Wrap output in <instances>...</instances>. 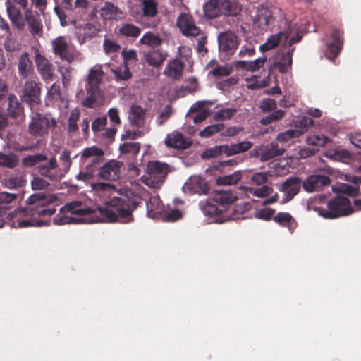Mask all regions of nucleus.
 I'll return each mask as SVG.
<instances>
[{
	"label": "nucleus",
	"mask_w": 361,
	"mask_h": 361,
	"mask_svg": "<svg viewBox=\"0 0 361 361\" xmlns=\"http://www.w3.org/2000/svg\"><path fill=\"white\" fill-rule=\"evenodd\" d=\"M224 128L222 123L212 124L206 127L204 130L200 132V135L202 137H209L211 135L221 131Z\"/></svg>",
	"instance_id": "052dcab7"
},
{
	"label": "nucleus",
	"mask_w": 361,
	"mask_h": 361,
	"mask_svg": "<svg viewBox=\"0 0 361 361\" xmlns=\"http://www.w3.org/2000/svg\"><path fill=\"white\" fill-rule=\"evenodd\" d=\"M47 156L44 154H35L32 155H28L22 159V164L25 167L36 166L37 170H39V166L41 162L46 161Z\"/></svg>",
	"instance_id": "58836bf2"
},
{
	"label": "nucleus",
	"mask_w": 361,
	"mask_h": 361,
	"mask_svg": "<svg viewBox=\"0 0 361 361\" xmlns=\"http://www.w3.org/2000/svg\"><path fill=\"white\" fill-rule=\"evenodd\" d=\"M88 7V0H75L73 5L71 4V7L65 8L72 11L80 16H82L86 13Z\"/></svg>",
	"instance_id": "3c124183"
},
{
	"label": "nucleus",
	"mask_w": 361,
	"mask_h": 361,
	"mask_svg": "<svg viewBox=\"0 0 361 361\" xmlns=\"http://www.w3.org/2000/svg\"><path fill=\"white\" fill-rule=\"evenodd\" d=\"M252 147V143L247 140H244L238 143L227 145V157L233 156L248 151Z\"/></svg>",
	"instance_id": "f704fd0d"
},
{
	"label": "nucleus",
	"mask_w": 361,
	"mask_h": 361,
	"mask_svg": "<svg viewBox=\"0 0 361 361\" xmlns=\"http://www.w3.org/2000/svg\"><path fill=\"white\" fill-rule=\"evenodd\" d=\"M272 174L269 171L266 172H257L252 174L251 176V182L252 184L257 186H263L266 185L269 180V178L271 177Z\"/></svg>",
	"instance_id": "5fc2aeb1"
},
{
	"label": "nucleus",
	"mask_w": 361,
	"mask_h": 361,
	"mask_svg": "<svg viewBox=\"0 0 361 361\" xmlns=\"http://www.w3.org/2000/svg\"><path fill=\"white\" fill-rule=\"evenodd\" d=\"M343 46L342 34L335 30L331 35V42L326 44V57L333 61L340 53Z\"/></svg>",
	"instance_id": "6ab92c4d"
},
{
	"label": "nucleus",
	"mask_w": 361,
	"mask_h": 361,
	"mask_svg": "<svg viewBox=\"0 0 361 361\" xmlns=\"http://www.w3.org/2000/svg\"><path fill=\"white\" fill-rule=\"evenodd\" d=\"M221 0H209L204 4V15L209 19L221 16Z\"/></svg>",
	"instance_id": "c85d7f7f"
},
{
	"label": "nucleus",
	"mask_w": 361,
	"mask_h": 361,
	"mask_svg": "<svg viewBox=\"0 0 361 361\" xmlns=\"http://www.w3.org/2000/svg\"><path fill=\"white\" fill-rule=\"evenodd\" d=\"M262 154L260 157L262 161H268L275 157L283 154L284 150L282 148L279 147L278 145L274 142H271L267 145H262Z\"/></svg>",
	"instance_id": "2f4dec72"
},
{
	"label": "nucleus",
	"mask_w": 361,
	"mask_h": 361,
	"mask_svg": "<svg viewBox=\"0 0 361 361\" xmlns=\"http://www.w3.org/2000/svg\"><path fill=\"white\" fill-rule=\"evenodd\" d=\"M104 76L101 64H96L90 69L86 85L87 97L82 102L85 106L94 107L101 102L102 94L100 85Z\"/></svg>",
	"instance_id": "39448f33"
},
{
	"label": "nucleus",
	"mask_w": 361,
	"mask_h": 361,
	"mask_svg": "<svg viewBox=\"0 0 361 361\" xmlns=\"http://www.w3.org/2000/svg\"><path fill=\"white\" fill-rule=\"evenodd\" d=\"M120 152L128 157H134L140 152V147L138 142H126L119 147Z\"/></svg>",
	"instance_id": "ea45409f"
},
{
	"label": "nucleus",
	"mask_w": 361,
	"mask_h": 361,
	"mask_svg": "<svg viewBox=\"0 0 361 361\" xmlns=\"http://www.w3.org/2000/svg\"><path fill=\"white\" fill-rule=\"evenodd\" d=\"M221 16L238 17L242 11L239 0H221Z\"/></svg>",
	"instance_id": "393cba45"
},
{
	"label": "nucleus",
	"mask_w": 361,
	"mask_h": 361,
	"mask_svg": "<svg viewBox=\"0 0 361 361\" xmlns=\"http://www.w3.org/2000/svg\"><path fill=\"white\" fill-rule=\"evenodd\" d=\"M328 141L329 139L323 135H312L307 138L308 145L317 147H322Z\"/></svg>",
	"instance_id": "0e129e2a"
},
{
	"label": "nucleus",
	"mask_w": 361,
	"mask_h": 361,
	"mask_svg": "<svg viewBox=\"0 0 361 361\" xmlns=\"http://www.w3.org/2000/svg\"><path fill=\"white\" fill-rule=\"evenodd\" d=\"M237 109L234 107L221 108L214 113L213 118L217 121H222L231 119L236 113Z\"/></svg>",
	"instance_id": "de8ad7c7"
},
{
	"label": "nucleus",
	"mask_w": 361,
	"mask_h": 361,
	"mask_svg": "<svg viewBox=\"0 0 361 361\" xmlns=\"http://www.w3.org/2000/svg\"><path fill=\"white\" fill-rule=\"evenodd\" d=\"M18 163V158L13 154H5L0 152V166L13 168Z\"/></svg>",
	"instance_id": "6e6d98bb"
},
{
	"label": "nucleus",
	"mask_w": 361,
	"mask_h": 361,
	"mask_svg": "<svg viewBox=\"0 0 361 361\" xmlns=\"http://www.w3.org/2000/svg\"><path fill=\"white\" fill-rule=\"evenodd\" d=\"M142 16L146 18H153L157 13V2L155 0H142Z\"/></svg>",
	"instance_id": "79ce46f5"
},
{
	"label": "nucleus",
	"mask_w": 361,
	"mask_h": 361,
	"mask_svg": "<svg viewBox=\"0 0 361 361\" xmlns=\"http://www.w3.org/2000/svg\"><path fill=\"white\" fill-rule=\"evenodd\" d=\"M164 142L168 147H173L179 149H186L191 145L190 140L186 139L182 133L178 131H173V133L168 134Z\"/></svg>",
	"instance_id": "412c9836"
},
{
	"label": "nucleus",
	"mask_w": 361,
	"mask_h": 361,
	"mask_svg": "<svg viewBox=\"0 0 361 361\" xmlns=\"http://www.w3.org/2000/svg\"><path fill=\"white\" fill-rule=\"evenodd\" d=\"M302 36L303 31L300 29V26L294 27L291 30V33H289L286 43H285L284 39H283L282 41H279V44L281 43L283 47L281 58L276 63V66L281 73H286L290 68L292 65V56L295 50V48L292 47V44L300 42Z\"/></svg>",
	"instance_id": "423d86ee"
},
{
	"label": "nucleus",
	"mask_w": 361,
	"mask_h": 361,
	"mask_svg": "<svg viewBox=\"0 0 361 361\" xmlns=\"http://www.w3.org/2000/svg\"><path fill=\"white\" fill-rule=\"evenodd\" d=\"M274 220L279 223L280 225L288 227L291 231L293 228L295 226V220L292 218L290 214L286 212H279L274 217Z\"/></svg>",
	"instance_id": "49530a36"
},
{
	"label": "nucleus",
	"mask_w": 361,
	"mask_h": 361,
	"mask_svg": "<svg viewBox=\"0 0 361 361\" xmlns=\"http://www.w3.org/2000/svg\"><path fill=\"white\" fill-rule=\"evenodd\" d=\"M214 104L212 101L204 100L195 102L188 111L189 113H195L197 114L192 118L194 123H198L204 121L211 114L209 107Z\"/></svg>",
	"instance_id": "a211bd4d"
},
{
	"label": "nucleus",
	"mask_w": 361,
	"mask_h": 361,
	"mask_svg": "<svg viewBox=\"0 0 361 361\" xmlns=\"http://www.w3.org/2000/svg\"><path fill=\"white\" fill-rule=\"evenodd\" d=\"M200 207L203 214L209 217L215 216L224 211V207L213 202L212 197L209 200L201 201Z\"/></svg>",
	"instance_id": "cd10ccee"
},
{
	"label": "nucleus",
	"mask_w": 361,
	"mask_h": 361,
	"mask_svg": "<svg viewBox=\"0 0 361 361\" xmlns=\"http://www.w3.org/2000/svg\"><path fill=\"white\" fill-rule=\"evenodd\" d=\"M164 179V175L157 176L148 172H147L145 175H143L140 178L142 183L148 187L154 189L159 188L163 184Z\"/></svg>",
	"instance_id": "c9c22d12"
},
{
	"label": "nucleus",
	"mask_w": 361,
	"mask_h": 361,
	"mask_svg": "<svg viewBox=\"0 0 361 361\" xmlns=\"http://www.w3.org/2000/svg\"><path fill=\"white\" fill-rule=\"evenodd\" d=\"M80 118V111L78 109L71 111L68 118V128L70 133H75L78 130L77 122Z\"/></svg>",
	"instance_id": "680f3d73"
},
{
	"label": "nucleus",
	"mask_w": 361,
	"mask_h": 361,
	"mask_svg": "<svg viewBox=\"0 0 361 361\" xmlns=\"http://www.w3.org/2000/svg\"><path fill=\"white\" fill-rule=\"evenodd\" d=\"M71 164V152L67 149L62 150L59 154V161H57L58 171H59L62 178L68 172Z\"/></svg>",
	"instance_id": "7c9ffc66"
},
{
	"label": "nucleus",
	"mask_w": 361,
	"mask_h": 361,
	"mask_svg": "<svg viewBox=\"0 0 361 361\" xmlns=\"http://www.w3.org/2000/svg\"><path fill=\"white\" fill-rule=\"evenodd\" d=\"M146 207L147 214L152 219H159L164 210L158 196L151 197L146 202Z\"/></svg>",
	"instance_id": "a878e982"
},
{
	"label": "nucleus",
	"mask_w": 361,
	"mask_h": 361,
	"mask_svg": "<svg viewBox=\"0 0 361 361\" xmlns=\"http://www.w3.org/2000/svg\"><path fill=\"white\" fill-rule=\"evenodd\" d=\"M222 154L227 156V145H216L207 149L202 154V157L205 159L217 157Z\"/></svg>",
	"instance_id": "c03bdc74"
},
{
	"label": "nucleus",
	"mask_w": 361,
	"mask_h": 361,
	"mask_svg": "<svg viewBox=\"0 0 361 361\" xmlns=\"http://www.w3.org/2000/svg\"><path fill=\"white\" fill-rule=\"evenodd\" d=\"M56 200L55 195L34 194L26 200L30 206L25 209H17L6 216V224L15 228H24L27 227H40L47 225V222L39 219L41 216L54 214L56 209L54 208L41 209L46 204Z\"/></svg>",
	"instance_id": "7ed1b4c3"
},
{
	"label": "nucleus",
	"mask_w": 361,
	"mask_h": 361,
	"mask_svg": "<svg viewBox=\"0 0 361 361\" xmlns=\"http://www.w3.org/2000/svg\"><path fill=\"white\" fill-rule=\"evenodd\" d=\"M217 39L219 51L225 55L233 54L239 45L238 36L231 30L220 32Z\"/></svg>",
	"instance_id": "9d476101"
},
{
	"label": "nucleus",
	"mask_w": 361,
	"mask_h": 361,
	"mask_svg": "<svg viewBox=\"0 0 361 361\" xmlns=\"http://www.w3.org/2000/svg\"><path fill=\"white\" fill-rule=\"evenodd\" d=\"M56 125V120L50 115L42 116L37 113L32 116L31 122L29 124V132L34 136H43L47 135L49 130L54 128Z\"/></svg>",
	"instance_id": "6e6552de"
},
{
	"label": "nucleus",
	"mask_w": 361,
	"mask_h": 361,
	"mask_svg": "<svg viewBox=\"0 0 361 361\" xmlns=\"http://www.w3.org/2000/svg\"><path fill=\"white\" fill-rule=\"evenodd\" d=\"M314 122L312 118L308 117H302L295 121V131H302V135L307 130L313 125Z\"/></svg>",
	"instance_id": "13d9d810"
},
{
	"label": "nucleus",
	"mask_w": 361,
	"mask_h": 361,
	"mask_svg": "<svg viewBox=\"0 0 361 361\" xmlns=\"http://www.w3.org/2000/svg\"><path fill=\"white\" fill-rule=\"evenodd\" d=\"M17 68L18 75L22 78L28 79L34 73L33 63L27 52H23L20 56Z\"/></svg>",
	"instance_id": "4be33fe9"
},
{
	"label": "nucleus",
	"mask_w": 361,
	"mask_h": 361,
	"mask_svg": "<svg viewBox=\"0 0 361 361\" xmlns=\"http://www.w3.org/2000/svg\"><path fill=\"white\" fill-rule=\"evenodd\" d=\"M92 191L105 197L102 207H90L80 201H73L61 207L54 218L56 225L98 222L130 223L133 221V212L142 202V197L132 190L116 191L109 183L91 184Z\"/></svg>",
	"instance_id": "f257e3e1"
},
{
	"label": "nucleus",
	"mask_w": 361,
	"mask_h": 361,
	"mask_svg": "<svg viewBox=\"0 0 361 361\" xmlns=\"http://www.w3.org/2000/svg\"><path fill=\"white\" fill-rule=\"evenodd\" d=\"M330 183L329 178L321 174H313L307 177L302 182L303 189L307 192L319 191Z\"/></svg>",
	"instance_id": "2eb2a0df"
},
{
	"label": "nucleus",
	"mask_w": 361,
	"mask_h": 361,
	"mask_svg": "<svg viewBox=\"0 0 361 361\" xmlns=\"http://www.w3.org/2000/svg\"><path fill=\"white\" fill-rule=\"evenodd\" d=\"M212 198L215 203L224 206V210L226 205L233 203L236 200L235 196L231 191L221 190H214L212 194Z\"/></svg>",
	"instance_id": "bb28decb"
},
{
	"label": "nucleus",
	"mask_w": 361,
	"mask_h": 361,
	"mask_svg": "<svg viewBox=\"0 0 361 361\" xmlns=\"http://www.w3.org/2000/svg\"><path fill=\"white\" fill-rule=\"evenodd\" d=\"M104 154V151L101 148L97 146H92L82 151L81 158L84 160L91 159L90 164L94 165L103 157Z\"/></svg>",
	"instance_id": "473e14b6"
},
{
	"label": "nucleus",
	"mask_w": 361,
	"mask_h": 361,
	"mask_svg": "<svg viewBox=\"0 0 361 361\" xmlns=\"http://www.w3.org/2000/svg\"><path fill=\"white\" fill-rule=\"evenodd\" d=\"M116 80H127L131 77V73L127 64H123L116 68L111 69Z\"/></svg>",
	"instance_id": "864d4df0"
},
{
	"label": "nucleus",
	"mask_w": 361,
	"mask_h": 361,
	"mask_svg": "<svg viewBox=\"0 0 361 361\" xmlns=\"http://www.w3.org/2000/svg\"><path fill=\"white\" fill-rule=\"evenodd\" d=\"M38 173L51 180L58 181L62 179L61 173L58 171L57 160L54 157L49 159L47 157L46 161H42L39 166Z\"/></svg>",
	"instance_id": "4468645a"
},
{
	"label": "nucleus",
	"mask_w": 361,
	"mask_h": 361,
	"mask_svg": "<svg viewBox=\"0 0 361 361\" xmlns=\"http://www.w3.org/2000/svg\"><path fill=\"white\" fill-rule=\"evenodd\" d=\"M246 192L253 195L257 197H265L271 195L273 192L272 188L268 185H263L259 188L253 187H243Z\"/></svg>",
	"instance_id": "8fccbe9b"
},
{
	"label": "nucleus",
	"mask_w": 361,
	"mask_h": 361,
	"mask_svg": "<svg viewBox=\"0 0 361 361\" xmlns=\"http://www.w3.org/2000/svg\"><path fill=\"white\" fill-rule=\"evenodd\" d=\"M183 216L182 212L179 209L166 210L164 209L159 219L165 221H175Z\"/></svg>",
	"instance_id": "4d7b16f0"
},
{
	"label": "nucleus",
	"mask_w": 361,
	"mask_h": 361,
	"mask_svg": "<svg viewBox=\"0 0 361 361\" xmlns=\"http://www.w3.org/2000/svg\"><path fill=\"white\" fill-rule=\"evenodd\" d=\"M121 162L112 159L100 167L98 176L101 179L116 180L121 176Z\"/></svg>",
	"instance_id": "ddd939ff"
},
{
	"label": "nucleus",
	"mask_w": 361,
	"mask_h": 361,
	"mask_svg": "<svg viewBox=\"0 0 361 361\" xmlns=\"http://www.w3.org/2000/svg\"><path fill=\"white\" fill-rule=\"evenodd\" d=\"M167 53L161 50H153L144 54L146 63L153 67H160L166 59Z\"/></svg>",
	"instance_id": "c756f323"
},
{
	"label": "nucleus",
	"mask_w": 361,
	"mask_h": 361,
	"mask_svg": "<svg viewBox=\"0 0 361 361\" xmlns=\"http://www.w3.org/2000/svg\"><path fill=\"white\" fill-rule=\"evenodd\" d=\"M139 42L151 47H157L161 44L162 39L159 35L149 31L140 38Z\"/></svg>",
	"instance_id": "37998d69"
},
{
	"label": "nucleus",
	"mask_w": 361,
	"mask_h": 361,
	"mask_svg": "<svg viewBox=\"0 0 361 361\" xmlns=\"http://www.w3.org/2000/svg\"><path fill=\"white\" fill-rule=\"evenodd\" d=\"M327 209L319 207H314L313 209L325 219H335L349 215L354 212L349 200L342 196L330 200L327 204Z\"/></svg>",
	"instance_id": "0eeeda50"
},
{
	"label": "nucleus",
	"mask_w": 361,
	"mask_h": 361,
	"mask_svg": "<svg viewBox=\"0 0 361 361\" xmlns=\"http://www.w3.org/2000/svg\"><path fill=\"white\" fill-rule=\"evenodd\" d=\"M27 0H6V8L10 20L17 29L21 30L27 21L30 32L33 35L39 34L42 25L37 13L27 9Z\"/></svg>",
	"instance_id": "20e7f679"
},
{
	"label": "nucleus",
	"mask_w": 361,
	"mask_h": 361,
	"mask_svg": "<svg viewBox=\"0 0 361 361\" xmlns=\"http://www.w3.org/2000/svg\"><path fill=\"white\" fill-rule=\"evenodd\" d=\"M41 83L37 77L27 79L22 90L23 99L30 106L37 105L40 102Z\"/></svg>",
	"instance_id": "1a4fd4ad"
},
{
	"label": "nucleus",
	"mask_w": 361,
	"mask_h": 361,
	"mask_svg": "<svg viewBox=\"0 0 361 361\" xmlns=\"http://www.w3.org/2000/svg\"><path fill=\"white\" fill-rule=\"evenodd\" d=\"M169 171V166L165 163L157 161H149L147 166V172L155 176L164 175V178Z\"/></svg>",
	"instance_id": "72a5a7b5"
},
{
	"label": "nucleus",
	"mask_w": 361,
	"mask_h": 361,
	"mask_svg": "<svg viewBox=\"0 0 361 361\" xmlns=\"http://www.w3.org/2000/svg\"><path fill=\"white\" fill-rule=\"evenodd\" d=\"M183 62L178 59H175L169 61L164 71V74L173 80H179L183 75Z\"/></svg>",
	"instance_id": "b1692460"
},
{
	"label": "nucleus",
	"mask_w": 361,
	"mask_h": 361,
	"mask_svg": "<svg viewBox=\"0 0 361 361\" xmlns=\"http://www.w3.org/2000/svg\"><path fill=\"white\" fill-rule=\"evenodd\" d=\"M103 49L106 54H112L118 52L121 46L115 40L105 38L103 42Z\"/></svg>",
	"instance_id": "bf43d9fd"
},
{
	"label": "nucleus",
	"mask_w": 361,
	"mask_h": 361,
	"mask_svg": "<svg viewBox=\"0 0 361 361\" xmlns=\"http://www.w3.org/2000/svg\"><path fill=\"white\" fill-rule=\"evenodd\" d=\"M35 63L39 74L45 82H49L54 80V66L38 50L35 51Z\"/></svg>",
	"instance_id": "f8f14e48"
},
{
	"label": "nucleus",
	"mask_w": 361,
	"mask_h": 361,
	"mask_svg": "<svg viewBox=\"0 0 361 361\" xmlns=\"http://www.w3.org/2000/svg\"><path fill=\"white\" fill-rule=\"evenodd\" d=\"M59 71L62 77V83L66 87L72 78L73 68L71 66H59Z\"/></svg>",
	"instance_id": "69168bd1"
},
{
	"label": "nucleus",
	"mask_w": 361,
	"mask_h": 361,
	"mask_svg": "<svg viewBox=\"0 0 361 361\" xmlns=\"http://www.w3.org/2000/svg\"><path fill=\"white\" fill-rule=\"evenodd\" d=\"M185 193L204 194L207 190V185L204 178L200 176H192L183 186Z\"/></svg>",
	"instance_id": "f3484780"
},
{
	"label": "nucleus",
	"mask_w": 361,
	"mask_h": 361,
	"mask_svg": "<svg viewBox=\"0 0 361 361\" xmlns=\"http://www.w3.org/2000/svg\"><path fill=\"white\" fill-rule=\"evenodd\" d=\"M294 16L292 13L285 14L278 7H259L256 9L252 16L253 30L257 34H262L264 32L274 27H278L280 32L271 35L259 47L261 51L264 52L275 48L279 41L283 39L285 43L288 39L289 33L294 27H300L297 23H293Z\"/></svg>",
	"instance_id": "f03ea898"
},
{
	"label": "nucleus",
	"mask_w": 361,
	"mask_h": 361,
	"mask_svg": "<svg viewBox=\"0 0 361 361\" xmlns=\"http://www.w3.org/2000/svg\"><path fill=\"white\" fill-rule=\"evenodd\" d=\"M325 156L330 159L340 161H345L350 158V154L345 149L329 150L325 153Z\"/></svg>",
	"instance_id": "09e8293b"
},
{
	"label": "nucleus",
	"mask_w": 361,
	"mask_h": 361,
	"mask_svg": "<svg viewBox=\"0 0 361 361\" xmlns=\"http://www.w3.org/2000/svg\"><path fill=\"white\" fill-rule=\"evenodd\" d=\"M96 173L97 170L94 165L88 164L84 169L81 170L80 173L76 175L75 178L78 180L87 181L94 177Z\"/></svg>",
	"instance_id": "603ef678"
},
{
	"label": "nucleus",
	"mask_w": 361,
	"mask_h": 361,
	"mask_svg": "<svg viewBox=\"0 0 361 361\" xmlns=\"http://www.w3.org/2000/svg\"><path fill=\"white\" fill-rule=\"evenodd\" d=\"M22 113L23 108L18 98L13 94H10L8 97V114L11 117H18Z\"/></svg>",
	"instance_id": "4c0bfd02"
},
{
	"label": "nucleus",
	"mask_w": 361,
	"mask_h": 361,
	"mask_svg": "<svg viewBox=\"0 0 361 361\" xmlns=\"http://www.w3.org/2000/svg\"><path fill=\"white\" fill-rule=\"evenodd\" d=\"M54 54L61 60L71 63L75 59V54L71 51L67 39L63 36H59L51 41Z\"/></svg>",
	"instance_id": "9b49d317"
},
{
	"label": "nucleus",
	"mask_w": 361,
	"mask_h": 361,
	"mask_svg": "<svg viewBox=\"0 0 361 361\" xmlns=\"http://www.w3.org/2000/svg\"><path fill=\"white\" fill-rule=\"evenodd\" d=\"M243 172L242 171H236L232 174L219 177L217 178L216 183L220 185L236 184L243 178Z\"/></svg>",
	"instance_id": "a19ab883"
},
{
	"label": "nucleus",
	"mask_w": 361,
	"mask_h": 361,
	"mask_svg": "<svg viewBox=\"0 0 361 361\" xmlns=\"http://www.w3.org/2000/svg\"><path fill=\"white\" fill-rule=\"evenodd\" d=\"M246 87L249 89H257L264 87L267 85V82L264 80H260L257 76H252L250 78H246Z\"/></svg>",
	"instance_id": "338daca9"
},
{
	"label": "nucleus",
	"mask_w": 361,
	"mask_h": 361,
	"mask_svg": "<svg viewBox=\"0 0 361 361\" xmlns=\"http://www.w3.org/2000/svg\"><path fill=\"white\" fill-rule=\"evenodd\" d=\"M302 131H295L294 129L288 130L277 135V140L281 142H286L292 138L298 137L301 135Z\"/></svg>",
	"instance_id": "e2e57ef3"
},
{
	"label": "nucleus",
	"mask_w": 361,
	"mask_h": 361,
	"mask_svg": "<svg viewBox=\"0 0 361 361\" xmlns=\"http://www.w3.org/2000/svg\"><path fill=\"white\" fill-rule=\"evenodd\" d=\"M177 25L182 33L188 37H195L200 32L199 27L195 25L192 17L189 14L181 13L178 18Z\"/></svg>",
	"instance_id": "dca6fc26"
},
{
	"label": "nucleus",
	"mask_w": 361,
	"mask_h": 361,
	"mask_svg": "<svg viewBox=\"0 0 361 361\" xmlns=\"http://www.w3.org/2000/svg\"><path fill=\"white\" fill-rule=\"evenodd\" d=\"M302 182L297 177L288 178L281 185V191L286 196L283 202H286L293 198L300 190Z\"/></svg>",
	"instance_id": "aec40b11"
},
{
	"label": "nucleus",
	"mask_w": 361,
	"mask_h": 361,
	"mask_svg": "<svg viewBox=\"0 0 361 361\" xmlns=\"http://www.w3.org/2000/svg\"><path fill=\"white\" fill-rule=\"evenodd\" d=\"M349 181L352 185L344 184L342 186V191L349 195H355L359 192V184H361V178L357 176H350Z\"/></svg>",
	"instance_id": "a18cd8bd"
},
{
	"label": "nucleus",
	"mask_w": 361,
	"mask_h": 361,
	"mask_svg": "<svg viewBox=\"0 0 361 361\" xmlns=\"http://www.w3.org/2000/svg\"><path fill=\"white\" fill-rule=\"evenodd\" d=\"M141 29L131 23H123L118 27V33L126 37H137Z\"/></svg>",
	"instance_id": "e433bc0d"
},
{
	"label": "nucleus",
	"mask_w": 361,
	"mask_h": 361,
	"mask_svg": "<svg viewBox=\"0 0 361 361\" xmlns=\"http://www.w3.org/2000/svg\"><path fill=\"white\" fill-rule=\"evenodd\" d=\"M25 181L23 177H11L4 180V186L9 189H14L23 186Z\"/></svg>",
	"instance_id": "774afa93"
},
{
	"label": "nucleus",
	"mask_w": 361,
	"mask_h": 361,
	"mask_svg": "<svg viewBox=\"0 0 361 361\" xmlns=\"http://www.w3.org/2000/svg\"><path fill=\"white\" fill-rule=\"evenodd\" d=\"M130 123L135 127H144L145 124V111L140 106L133 104L128 113Z\"/></svg>",
	"instance_id": "5701e85b"
}]
</instances>
